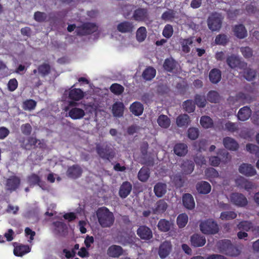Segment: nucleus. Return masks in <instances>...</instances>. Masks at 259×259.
Listing matches in <instances>:
<instances>
[{"instance_id": "f257e3e1", "label": "nucleus", "mask_w": 259, "mask_h": 259, "mask_svg": "<svg viewBox=\"0 0 259 259\" xmlns=\"http://www.w3.org/2000/svg\"><path fill=\"white\" fill-rule=\"evenodd\" d=\"M98 222L102 228H109L114 222L113 213L106 207L99 208L96 212Z\"/></svg>"}, {"instance_id": "f03ea898", "label": "nucleus", "mask_w": 259, "mask_h": 259, "mask_svg": "<svg viewBox=\"0 0 259 259\" xmlns=\"http://www.w3.org/2000/svg\"><path fill=\"white\" fill-rule=\"evenodd\" d=\"M224 17L221 14L214 12L211 14L207 19V26L212 31L220 30L222 25Z\"/></svg>"}, {"instance_id": "7ed1b4c3", "label": "nucleus", "mask_w": 259, "mask_h": 259, "mask_svg": "<svg viewBox=\"0 0 259 259\" xmlns=\"http://www.w3.org/2000/svg\"><path fill=\"white\" fill-rule=\"evenodd\" d=\"M199 226L201 231L204 234H215L219 231L218 224L211 219L202 222Z\"/></svg>"}, {"instance_id": "20e7f679", "label": "nucleus", "mask_w": 259, "mask_h": 259, "mask_svg": "<svg viewBox=\"0 0 259 259\" xmlns=\"http://www.w3.org/2000/svg\"><path fill=\"white\" fill-rule=\"evenodd\" d=\"M97 153L99 156L103 159L110 160L112 159L115 156L113 150L108 145L97 144L96 147Z\"/></svg>"}, {"instance_id": "39448f33", "label": "nucleus", "mask_w": 259, "mask_h": 259, "mask_svg": "<svg viewBox=\"0 0 259 259\" xmlns=\"http://www.w3.org/2000/svg\"><path fill=\"white\" fill-rule=\"evenodd\" d=\"M226 63L232 69L237 68L240 69H245L247 67V63L242 61L238 56L234 54H232L227 58Z\"/></svg>"}, {"instance_id": "423d86ee", "label": "nucleus", "mask_w": 259, "mask_h": 259, "mask_svg": "<svg viewBox=\"0 0 259 259\" xmlns=\"http://www.w3.org/2000/svg\"><path fill=\"white\" fill-rule=\"evenodd\" d=\"M131 18L137 22H146L149 20V14L148 9L138 8L135 9Z\"/></svg>"}, {"instance_id": "0eeeda50", "label": "nucleus", "mask_w": 259, "mask_h": 259, "mask_svg": "<svg viewBox=\"0 0 259 259\" xmlns=\"http://www.w3.org/2000/svg\"><path fill=\"white\" fill-rule=\"evenodd\" d=\"M231 202L234 205L239 207H245L248 204L246 197L242 194L235 192L230 195Z\"/></svg>"}, {"instance_id": "6e6552de", "label": "nucleus", "mask_w": 259, "mask_h": 259, "mask_svg": "<svg viewBox=\"0 0 259 259\" xmlns=\"http://www.w3.org/2000/svg\"><path fill=\"white\" fill-rule=\"evenodd\" d=\"M21 184L20 179L16 176H11L6 181V190L10 192L16 191Z\"/></svg>"}, {"instance_id": "1a4fd4ad", "label": "nucleus", "mask_w": 259, "mask_h": 259, "mask_svg": "<svg viewBox=\"0 0 259 259\" xmlns=\"http://www.w3.org/2000/svg\"><path fill=\"white\" fill-rule=\"evenodd\" d=\"M172 250V245L170 241H165L159 246L158 249V255L160 258H166L170 253Z\"/></svg>"}, {"instance_id": "9d476101", "label": "nucleus", "mask_w": 259, "mask_h": 259, "mask_svg": "<svg viewBox=\"0 0 259 259\" xmlns=\"http://www.w3.org/2000/svg\"><path fill=\"white\" fill-rule=\"evenodd\" d=\"M43 147L44 144L40 140L33 137H29L27 139L26 143L23 145V148L26 150H31L36 148H42Z\"/></svg>"}, {"instance_id": "9b49d317", "label": "nucleus", "mask_w": 259, "mask_h": 259, "mask_svg": "<svg viewBox=\"0 0 259 259\" xmlns=\"http://www.w3.org/2000/svg\"><path fill=\"white\" fill-rule=\"evenodd\" d=\"M138 236L142 240H149L153 237L152 230L145 225L140 226L137 230Z\"/></svg>"}, {"instance_id": "f8f14e48", "label": "nucleus", "mask_w": 259, "mask_h": 259, "mask_svg": "<svg viewBox=\"0 0 259 259\" xmlns=\"http://www.w3.org/2000/svg\"><path fill=\"white\" fill-rule=\"evenodd\" d=\"M178 62L172 58H168L165 59L163 68L164 70L170 73H176L178 70Z\"/></svg>"}, {"instance_id": "ddd939ff", "label": "nucleus", "mask_w": 259, "mask_h": 259, "mask_svg": "<svg viewBox=\"0 0 259 259\" xmlns=\"http://www.w3.org/2000/svg\"><path fill=\"white\" fill-rule=\"evenodd\" d=\"M239 171L241 174L248 177H252L256 174L254 167L250 164L243 163L239 167Z\"/></svg>"}, {"instance_id": "4468645a", "label": "nucleus", "mask_w": 259, "mask_h": 259, "mask_svg": "<svg viewBox=\"0 0 259 259\" xmlns=\"http://www.w3.org/2000/svg\"><path fill=\"white\" fill-rule=\"evenodd\" d=\"M182 202L187 209L192 210L195 208V202L193 196L190 193H184L182 196Z\"/></svg>"}, {"instance_id": "2eb2a0df", "label": "nucleus", "mask_w": 259, "mask_h": 259, "mask_svg": "<svg viewBox=\"0 0 259 259\" xmlns=\"http://www.w3.org/2000/svg\"><path fill=\"white\" fill-rule=\"evenodd\" d=\"M66 173L68 177L76 179L81 176L82 169L79 165L74 164L68 168Z\"/></svg>"}, {"instance_id": "dca6fc26", "label": "nucleus", "mask_w": 259, "mask_h": 259, "mask_svg": "<svg viewBox=\"0 0 259 259\" xmlns=\"http://www.w3.org/2000/svg\"><path fill=\"white\" fill-rule=\"evenodd\" d=\"M132 190L131 183L128 181L123 182L119 188V196L122 199L125 198L130 195Z\"/></svg>"}, {"instance_id": "f3484780", "label": "nucleus", "mask_w": 259, "mask_h": 259, "mask_svg": "<svg viewBox=\"0 0 259 259\" xmlns=\"http://www.w3.org/2000/svg\"><path fill=\"white\" fill-rule=\"evenodd\" d=\"M196 189L200 194H207L211 191V186L206 181H200L196 184Z\"/></svg>"}, {"instance_id": "a211bd4d", "label": "nucleus", "mask_w": 259, "mask_h": 259, "mask_svg": "<svg viewBox=\"0 0 259 259\" xmlns=\"http://www.w3.org/2000/svg\"><path fill=\"white\" fill-rule=\"evenodd\" d=\"M191 244L194 247L203 246L206 243L205 237L198 234H194L190 238Z\"/></svg>"}, {"instance_id": "6ab92c4d", "label": "nucleus", "mask_w": 259, "mask_h": 259, "mask_svg": "<svg viewBox=\"0 0 259 259\" xmlns=\"http://www.w3.org/2000/svg\"><path fill=\"white\" fill-rule=\"evenodd\" d=\"M117 29L121 33H131L134 29V25L133 22L124 21L117 25Z\"/></svg>"}, {"instance_id": "aec40b11", "label": "nucleus", "mask_w": 259, "mask_h": 259, "mask_svg": "<svg viewBox=\"0 0 259 259\" xmlns=\"http://www.w3.org/2000/svg\"><path fill=\"white\" fill-rule=\"evenodd\" d=\"M174 152L178 156L182 157L185 156L188 153V146L184 143H178L174 147Z\"/></svg>"}, {"instance_id": "412c9836", "label": "nucleus", "mask_w": 259, "mask_h": 259, "mask_svg": "<svg viewBox=\"0 0 259 259\" xmlns=\"http://www.w3.org/2000/svg\"><path fill=\"white\" fill-rule=\"evenodd\" d=\"M123 252L122 248L119 245H112L107 249V254L110 257H118L121 256Z\"/></svg>"}, {"instance_id": "4be33fe9", "label": "nucleus", "mask_w": 259, "mask_h": 259, "mask_svg": "<svg viewBox=\"0 0 259 259\" xmlns=\"http://www.w3.org/2000/svg\"><path fill=\"white\" fill-rule=\"evenodd\" d=\"M234 35L239 39H243L247 36V31L243 24L236 25L233 28Z\"/></svg>"}, {"instance_id": "5701e85b", "label": "nucleus", "mask_w": 259, "mask_h": 259, "mask_svg": "<svg viewBox=\"0 0 259 259\" xmlns=\"http://www.w3.org/2000/svg\"><path fill=\"white\" fill-rule=\"evenodd\" d=\"M251 115V110L249 107L244 106L240 108L237 114V117L239 120L246 121L249 118Z\"/></svg>"}, {"instance_id": "b1692460", "label": "nucleus", "mask_w": 259, "mask_h": 259, "mask_svg": "<svg viewBox=\"0 0 259 259\" xmlns=\"http://www.w3.org/2000/svg\"><path fill=\"white\" fill-rule=\"evenodd\" d=\"M84 115V111L77 107L72 108L68 112V116L74 120L81 119Z\"/></svg>"}, {"instance_id": "393cba45", "label": "nucleus", "mask_w": 259, "mask_h": 259, "mask_svg": "<svg viewBox=\"0 0 259 259\" xmlns=\"http://www.w3.org/2000/svg\"><path fill=\"white\" fill-rule=\"evenodd\" d=\"M223 144L226 148L231 151H236L239 147L237 142L234 139L229 137L224 138Z\"/></svg>"}, {"instance_id": "a878e982", "label": "nucleus", "mask_w": 259, "mask_h": 259, "mask_svg": "<svg viewBox=\"0 0 259 259\" xmlns=\"http://www.w3.org/2000/svg\"><path fill=\"white\" fill-rule=\"evenodd\" d=\"M84 97L83 92L80 89H71L69 92L68 98L74 101H79Z\"/></svg>"}, {"instance_id": "bb28decb", "label": "nucleus", "mask_w": 259, "mask_h": 259, "mask_svg": "<svg viewBox=\"0 0 259 259\" xmlns=\"http://www.w3.org/2000/svg\"><path fill=\"white\" fill-rule=\"evenodd\" d=\"M130 110L134 115L139 116L143 112L144 106L140 102L136 101L131 105Z\"/></svg>"}, {"instance_id": "cd10ccee", "label": "nucleus", "mask_w": 259, "mask_h": 259, "mask_svg": "<svg viewBox=\"0 0 259 259\" xmlns=\"http://www.w3.org/2000/svg\"><path fill=\"white\" fill-rule=\"evenodd\" d=\"M31 248L28 245L19 244L15 246L14 249V254L17 256H22L29 252Z\"/></svg>"}, {"instance_id": "c85d7f7f", "label": "nucleus", "mask_w": 259, "mask_h": 259, "mask_svg": "<svg viewBox=\"0 0 259 259\" xmlns=\"http://www.w3.org/2000/svg\"><path fill=\"white\" fill-rule=\"evenodd\" d=\"M167 186L165 184L158 182L154 187V192L157 197H162L166 192Z\"/></svg>"}, {"instance_id": "c756f323", "label": "nucleus", "mask_w": 259, "mask_h": 259, "mask_svg": "<svg viewBox=\"0 0 259 259\" xmlns=\"http://www.w3.org/2000/svg\"><path fill=\"white\" fill-rule=\"evenodd\" d=\"M221 78L222 72L220 69L213 68L210 71L209 78L211 83L214 84L218 83L221 80Z\"/></svg>"}, {"instance_id": "7c9ffc66", "label": "nucleus", "mask_w": 259, "mask_h": 259, "mask_svg": "<svg viewBox=\"0 0 259 259\" xmlns=\"http://www.w3.org/2000/svg\"><path fill=\"white\" fill-rule=\"evenodd\" d=\"M173 226V223L166 219H163L158 222L157 227L161 232H166L169 231Z\"/></svg>"}, {"instance_id": "2f4dec72", "label": "nucleus", "mask_w": 259, "mask_h": 259, "mask_svg": "<svg viewBox=\"0 0 259 259\" xmlns=\"http://www.w3.org/2000/svg\"><path fill=\"white\" fill-rule=\"evenodd\" d=\"M124 105L122 102H116L112 106V113L114 116L120 117L123 116Z\"/></svg>"}, {"instance_id": "473e14b6", "label": "nucleus", "mask_w": 259, "mask_h": 259, "mask_svg": "<svg viewBox=\"0 0 259 259\" xmlns=\"http://www.w3.org/2000/svg\"><path fill=\"white\" fill-rule=\"evenodd\" d=\"M182 171L185 175H189L192 172L194 168V163L191 160L184 161L181 165Z\"/></svg>"}, {"instance_id": "72a5a7b5", "label": "nucleus", "mask_w": 259, "mask_h": 259, "mask_svg": "<svg viewBox=\"0 0 259 259\" xmlns=\"http://www.w3.org/2000/svg\"><path fill=\"white\" fill-rule=\"evenodd\" d=\"M190 122V117L186 114H180L176 119V123L179 127L187 126Z\"/></svg>"}, {"instance_id": "f704fd0d", "label": "nucleus", "mask_w": 259, "mask_h": 259, "mask_svg": "<svg viewBox=\"0 0 259 259\" xmlns=\"http://www.w3.org/2000/svg\"><path fill=\"white\" fill-rule=\"evenodd\" d=\"M156 70L152 67H148L142 73L143 78L146 80H152L156 75Z\"/></svg>"}, {"instance_id": "c9c22d12", "label": "nucleus", "mask_w": 259, "mask_h": 259, "mask_svg": "<svg viewBox=\"0 0 259 259\" xmlns=\"http://www.w3.org/2000/svg\"><path fill=\"white\" fill-rule=\"evenodd\" d=\"M51 71V67L49 63H44L38 66V73L42 77L48 75Z\"/></svg>"}, {"instance_id": "e433bc0d", "label": "nucleus", "mask_w": 259, "mask_h": 259, "mask_svg": "<svg viewBox=\"0 0 259 259\" xmlns=\"http://www.w3.org/2000/svg\"><path fill=\"white\" fill-rule=\"evenodd\" d=\"M150 177V170L148 167H142L138 174V179L143 182H146Z\"/></svg>"}, {"instance_id": "4c0bfd02", "label": "nucleus", "mask_w": 259, "mask_h": 259, "mask_svg": "<svg viewBox=\"0 0 259 259\" xmlns=\"http://www.w3.org/2000/svg\"><path fill=\"white\" fill-rule=\"evenodd\" d=\"M55 226V231L59 235H62L67 232V227L66 225L62 222H55L53 223Z\"/></svg>"}, {"instance_id": "58836bf2", "label": "nucleus", "mask_w": 259, "mask_h": 259, "mask_svg": "<svg viewBox=\"0 0 259 259\" xmlns=\"http://www.w3.org/2000/svg\"><path fill=\"white\" fill-rule=\"evenodd\" d=\"M157 123L160 127L167 128L170 126V120L166 115L161 114L157 119Z\"/></svg>"}, {"instance_id": "ea45409f", "label": "nucleus", "mask_w": 259, "mask_h": 259, "mask_svg": "<svg viewBox=\"0 0 259 259\" xmlns=\"http://www.w3.org/2000/svg\"><path fill=\"white\" fill-rule=\"evenodd\" d=\"M220 99L219 94L215 91H210L207 94V100L210 103H218Z\"/></svg>"}, {"instance_id": "a19ab883", "label": "nucleus", "mask_w": 259, "mask_h": 259, "mask_svg": "<svg viewBox=\"0 0 259 259\" xmlns=\"http://www.w3.org/2000/svg\"><path fill=\"white\" fill-rule=\"evenodd\" d=\"M147 37V30L144 26L139 27L136 32V38L138 42H143Z\"/></svg>"}, {"instance_id": "79ce46f5", "label": "nucleus", "mask_w": 259, "mask_h": 259, "mask_svg": "<svg viewBox=\"0 0 259 259\" xmlns=\"http://www.w3.org/2000/svg\"><path fill=\"white\" fill-rule=\"evenodd\" d=\"M154 211L155 213H163L167 208V204L163 199L158 200L156 203Z\"/></svg>"}, {"instance_id": "37998d69", "label": "nucleus", "mask_w": 259, "mask_h": 259, "mask_svg": "<svg viewBox=\"0 0 259 259\" xmlns=\"http://www.w3.org/2000/svg\"><path fill=\"white\" fill-rule=\"evenodd\" d=\"M188 217L186 213L180 214L177 219V223L180 228H183L186 226L188 223Z\"/></svg>"}, {"instance_id": "c03bdc74", "label": "nucleus", "mask_w": 259, "mask_h": 259, "mask_svg": "<svg viewBox=\"0 0 259 259\" xmlns=\"http://www.w3.org/2000/svg\"><path fill=\"white\" fill-rule=\"evenodd\" d=\"M200 123L202 126L205 128H210L213 125L212 119L208 116H202L200 118Z\"/></svg>"}, {"instance_id": "a18cd8bd", "label": "nucleus", "mask_w": 259, "mask_h": 259, "mask_svg": "<svg viewBox=\"0 0 259 259\" xmlns=\"http://www.w3.org/2000/svg\"><path fill=\"white\" fill-rule=\"evenodd\" d=\"M194 103L200 108H203L206 106V100L204 95L196 94L194 97Z\"/></svg>"}, {"instance_id": "49530a36", "label": "nucleus", "mask_w": 259, "mask_h": 259, "mask_svg": "<svg viewBox=\"0 0 259 259\" xmlns=\"http://www.w3.org/2000/svg\"><path fill=\"white\" fill-rule=\"evenodd\" d=\"M184 110L190 113L193 112L195 109V104L192 100H187L183 104Z\"/></svg>"}, {"instance_id": "de8ad7c7", "label": "nucleus", "mask_w": 259, "mask_h": 259, "mask_svg": "<svg viewBox=\"0 0 259 259\" xmlns=\"http://www.w3.org/2000/svg\"><path fill=\"white\" fill-rule=\"evenodd\" d=\"M110 90L114 94L116 95H120L124 92V88L121 84L114 83L110 86Z\"/></svg>"}, {"instance_id": "09e8293b", "label": "nucleus", "mask_w": 259, "mask_h": 259, "mask_svg": "<svg viewBox=\"0 0 259 259\" xmlns=\"http://www.w3.org/2000/svg\"><path fill=\"white\" fill-rule=\"evenodd\" d=\"M214 41L217 45L225 46L229 42V38L225 34H220L216 36Z\"/></svg>"}, {"instance_id": "8fccbe9b", "label": "nucleus", "mask_w": 259, "mask_h": 259, "mask_svg": "<svg viewBox=\"0 0 259 259\" xmlns=\"http://www.w3.org/2000/svg\"><path fill=\"white\" fill-rule=\"evenodd\" d=\"M27 182L30 186L35 185H39L41 180L37 175L32 174L27 177Z\"/></svg>"}, {"instance_id": "3c124183", "label": "nucleus", "mask_w": 259, "mask_h": 259, "mask_svg": "<svg viewBox=\"0 0 259 259\" xmlns=\"http://www.w3.org/2000/svg\"><path fill=\"white\" fill-rule=\"evenodd\" d=\"M205 175L210 181H211V179L218 178L219 176L218 171L212 167L206 168L205 170Z\"/></svg>"}, {"instance_id": "603ef678", "label": "nucleus", "mask_w": 259, "mask_h": 259, "mask_svg": "<svg viewBox=\"0 0 259 259\" xmlns=\"http://www.w3.org/2000/svg\"><path fill=\"white\" fill-rule=\"evenodd\" d=\"M231 244L232 243L229 240H222L219 244L220 252L225 254L227 252V250H228Z\"/></svg>"}, {"instance_id": "864d4df0", "label": "nucleus", "mask_w": 259, "mask_h": 259, "mask_svg": "<svg viewBox=\"0 0 259 259\" xmlns=\"http://www.w3.org/2000/svg\"><path fill=\"white\" fill-rule=\"evenodd\" d=\"M240 51L245 59H248L253 56V50L249 47H241L240 48Z\"/></svg>"}, {"instance_id": "5fc2aeb1", "label": "nucleus", "mask_w": 259, "mask_h": 259, "mask_svg": "<svg viewBox=\"0 0 259 259\" xmlns=\"http://www.w3.org/2000/svg\"><path fill=\"white\" fill-rule=\"evenodd\" d=\"M199 135V131L196 127H190L187 131V136L191 140L197 139Z\"/></svg>"}, {"instance_id": "6e6d98bb", "label": "nucleus", "mask_w": 259, "mask_h": 259, "mask_svg": "<svg viewBox=\"0 0 259 259\" xmlns=\"http://www.w3.org/2000/svg\"><path fill=\"white\" fill-rule=\"evenodd\" d=\"M176 12L172 9H169L163 13L161 19L164 21H171L175 18Z\"/></svg>"}, {"instance_id": "4d7b16f0", "label": "nucleus", "mask_w": 259, "mask_h": 259, "mask_svg": "<svg viewBox=\"0 0 259 259\" xmlns=\"http://www.w3.org/2000/svg\"><path fill=\"white\" fill-rule=\"evenodd\" d=\"M237 217V214L233 211H224L221 212L220 219L222 220H232Z\"/></svg>"}, {"instance_id": "13d9d810", "label": "nucleus", "mask_w": 259, "mask_h": 259, "mask_svg": "<svg viewBox=\"0 0 259 259\" xmlns=\"http://www.w3.org/2000/svg\"><path fill=\"white\" fill-rule=\"evenodd\" d=\"M36 104V102L32 99L27 100L23 103V109L25 110L31 111L34 109Z\"/></svg>"}, {"instance_id": "bf43d9fd", "label": "nucleus", "mask_w": 259, "mask_h": 259, "mask_svg": "<svg viewBox=\"0 0 259 259\" xmlns=\"http://www.w3.org/2000/svg\"><path fill=\"white\" fill-rule=\"evenodd\" d=\"M83 25L85 28V29L86 30L88 35L93 33L94 32H96L98 29V27L96 26V25L93 23H83Z\"/></svg>"}, {"instance_id": "052dcab7", "label": "nucleus", "mask_w": 259, "mask_h": 259, "mask_svg": "<svg viewBox=\"0 0 259 259\" xmlns=\"http://www.w3.org/2000/svg\"><path fill=\"white\" fill-rule=\"evenodd\" d=\"M246 70L244 72V76L245 79L248 81L252 80L256 76V71L251 68H245Z\"/></svg>"}, {"instance_id": "680f3d73", "label": "nucleus", "mask_w": 259, "mask_h": 259, "mask_svg": "<svg viewBox=\"0 0 259 259\" xmlns=\"http://www.w3.org/2000/svg\"><path fill=\"white\" fill-rule=\"evenodd\" d=\"M34 20L38 22H43L47 21V15L45 12L37 11L34 14Z\"/></svg>"}, {"instance_id": "e2e57ef3", "label": "nucleus", "mask_w": 259, "mask_h": 259, "mask_svg": "<svg viewBox=\"0 0 259 259\" xmlns=\"http://www.w3.org/2000/svg\"><path fill=\"white\" fill-rule=\"evenodd\" d=\"M240 251L239 249L232 244L228 248V250H227V252L225 254L230 256H237L240 254Z\"/></svg>"}, {"instance_id": "0e129e2a", "label": "nucleus", "mask_w": 259, "mask_h": 259, "mask_svg": "<svg viewBox=\"0 0 259 259\" xmlns=\"http://www.w3.org/2000/svg\"><path fill=\"white\" fill-rule=\"evenodd\" d=\"M173 32L174 30L172 26L170 24H167L163 30L162 34L166 38H169L173 34Z\"/></svg>"}, {"instance_id": "69168bd1", "label": "nucleus", "mask_w": 259, "mask_h": 259, "mask_svg": "<svg viewBox=\"0 0 259 259\" xmlns=\"http://www.w3.org/2000/svg\"><path fill=\"white\" fill-rule=\"evenodd\" d=\"M246 150L251 154L257 155L259 153V147L253 144L248 143L246 145Z\"/></svg>"}, {"instance_id": "338daca9", "label": "nucleus", "mask_w": 259, "mask_h": 259, "mask_svg": "<svg viewBox=\"0 0 259 259\" xmlns=\"http://www.w3.org/2000/svg\"><path fill=\"white\" fill-rule=\"evenodd\" d=\"M136 7L134 5H124L122 8V12L125 18H128L130 15L131 14V12H132L134 8Z\"/></svg>"}, {"instance_id": "774afa93", "label": "nucleus", "mask_w": 259, "mask_h": 259, "mask_svg": "<svg viewBox=\"0 0 259 259\" xmlns=\"http://www.w3.org/2000/svg\"><path fill=\"white\" fill-rule=\"evenodd\" d=\"M238 226L239 229L248 231L252 228V223L248 221H242Z\"/></svg>"}]
</instances>
